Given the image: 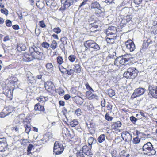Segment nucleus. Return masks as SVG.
<instances>
[{"instance_id": "1", "label": "nucleus", "mask_w": 157, "mask_h": 157, "mask_svg": "<svg viewBox=\"0 0 157 157\" xmlns=\"http://www.w3.org/2000/svg\"><path fill=\"white\" fill-rule=\"evenodd\" d=\"M84 44L86 50L89 49L91 52H97L102 49L101 46L92 40H89L85 41Z\"/></svg>"}, {"instance_id": "2", "label": "nucleus", "mask_w": 157, "mask_h": 157, "mask_svg": "<svg viewBox=\"0 0 157 157\" xmlns=\"http://www.w3.org/2000/svg\"><path fill=\"white\" fill-rule=\"evenodd\" d=\"M142 151L146 155H154L155 154L156 151L153 147L152 144L150 142H147L142 146Z\"/></svg>"}, {"instance_id": "3", "label": "nucleus", "mask_w": 157, "mask_h": 157, "mask_svg": "<svg viewBox=\"0 0 157 157\" xmlns=\"http://www.w3.org/2000/svg\"><path fill=\"white\" fill-rule=\"evenodd\" d=\"M39 48L36 47L35 45H33L29 49L33 60L37 59L41 60L42 58L43 53L39 51Z\"/></svg>"}, {"instance_id": "4", "label": "nucleus", "mask_w": 157, "mask_h": 157, "mask_svg": "<svg viewBox=\"0 0 157 157\" xmlns=\"http://www.w3.org/2000/svg\"><path fill=\"white\" fill-rule=\"evenodd\" d=\"M138 73V71L135 68L131 67L127 69L123 75L127 78H133L137 76Z\"/></svg>"}, {"instance_id": "5", "label": "nucleus", "mask_w": 157, "mask_h": 157, "mask_svg": "<svg viewBox=\"0 0 157 157\" xmlns=\"http://www.w3.org/2000/svg\"><path fill=\"white\" fill-rule=\"evenodd\" d=\"M64 149L62 144L58 141H56L54 146V154L55 155L61 154L63 152Z\"/></svg>"}, {"instance_id": "6", "label": "nucleus", "mask_w": 157, "mask_h": 157, "mask_svg": "<svg viewBox=\"0 0 157 157\" xmlns=\"http://www.w3.org/2000/svg\"><path fill=\"white\" fill-rule=\"evenodd\" d=\"M146 90L143 88H139L135 89L131 96L132 98H135L143 95L146 92Z\"/></svg>"}, {"instance_id": "7", "label": "nucleus", "mask_w": 157, "mask_h": 157, "mask_svg": "<svg viewBox=\"0 0 157 157\" xmlns=\"http://www.w3.org/2000/svg\"><path fill=\"white\" fill-rule=\"evenodd\" d=\"M53 135L52 133L48 132L44 136V138L41 139L40 141H38V144H40V141L42 142L41 144H44L45 142H47L48 141L50 140L52 141L53 140Z\"/></svg>"}, {"instance_id": "8", "label": "nucleus", "mask_w": 157, "mask_h": 157, "mask_svg": "<svg viewBox=\"0 0 157 157\" xmlns=\"http://www.w3.org/2000/svg\"><path fill=\"white\" fill-rule=\"evenodd\" d=\"M7 144L5 138H0V151H5L7 148Z\"/></svg>"}, {"instance_id": "9", "label": "nucleus", "mask_w": 157, "mask_h": 157, "mask_svg": "<svg viewBox=\"0 0 157 157\" xmlns=\"http://www.w3.org/2000/svg\"><path fill=\"white\" fill-rule=\"evenodd\" d=\"M123 140L126 142H129L132 140V135L127 131H124L121 133Z\"/></svg>"}, {"instance_id": "10", "label": "nucleus", "mask_w": 157, "mask_h": 157, "mask_svg": "<svg viewBox=\"0 0 157 157\" xmlns=\"http://www.w3.org/2000/svg\"><path fill=\"white\" fill-rule=\"evenodd\" d=\"M13 109L11 106L6 107L4 109L3 111L0 113V117L3 118L10 114L13 111Z\"/></svg>"}, {"instance_id": "11", "label": "nucleus", "mask_w": 157, "mask_h": 157, "mask_svg": "<svg viewBox=\"0 0 157 157\" xmlns=\"http://www.w3.org/2000/svg\"><path fill=\"white\" fill-rule=\"evenodd\" d=\"M126 49L130 52H132L135 49V46L134 42L131 40H128L125 43Z\"/></svg>"}, {"instance_id": "12", "label": "nucleus", "mask_w": 157, "mask_h": 157, "mask_svg": "<svg viewBox=\"0 0 157 157\" xmlns=\"http://www.w3.org/2000/svg\"><path fill=\"white\" fill-rule=\"evenodd\" d=\"M130 58H128V56L124 55L118 57L117 59L119 60V64L124 65L130 60Z\"/></svg>"}, {"instance_id": "13", "label": "nucleus", "mask_w": 157, "mask_h": 157, "mask_svg": "<svg viewBox=\"0 0 157 157\" xmlns=\"http://www.w3.org/2000/svg\"><path fill=\"white\" fill-rule=\"evenodd\" d=\"M45 87L48 91L53 92L55 90V87L52 82L51 81H47L45 83Z\"/></svg>"}, {"instance_id": "14", "label": "nucleus", "mask_w": 157, "mask_h": 157, "mask_svg": "<svg viewBox=\"0 0 157 157\" xmlns=\"http://www.w3.org/2000/svg\"><path fill=\"white\" fill-rule=\"evenodd\" d=\"M148 90L149 91V94L154 97H156L155 95L157 93V86L155 85H149V86Z\"/></svg>"}, {"instance_id": "15", "label": "nucleus", "mask_w": 157, "mask_h": 157, "mask_svg": "<svg viewBox=\"0 0 157 157\" xmlns=\"http://www.w3.org/2000/svg\"><path fill=\"white\" fill-rule=\"evenodd\" d=\"M91 149L90 147H88L87 146L85 145L82 147V151L85 154L91 157L93 155V153L91 151Z\"/></svg>"}, {"instance_id": "16", "label": "nucleus", "mask_w": 157, "mask_h": 157, "mask_svg": "<svg viewBox=\"0 0 157 157\" xmlns=\"http://www.w3.org/2000/svg\"><path fill=\"white\" fill-rule=\"evenodd\" d=\"M59 70L62 73H66L69 75H73L74 73L73 70L69 68L68 67H67V68H63V69H61L59 68Z\"/></svg>"}, {"instance_id": "17", "label": "nucleus", "mask_w": 157, "mask_h": 157, "mask_svg": "<svg viewBox=\"0 0 157 157\" xmlns=\"http://www.w3.org/2000/svg\"><path fill=\"white\" fill-rule=\"evenodd\" d=\"M80 63L76 60L75 61L74 67L73 68L74 71L76 73H80L81 71V66L79 64Z\"/></svg>"}, {"instance_id": "18", "label": "nucleus", "mask_w": 157, "mask_h": 157, "mask_svg": "<svg viewBox=\"0 0 157 157\" xmlns=\"http://www.w3.org/2000/svg\"><path fill=\"white\" fill-rule=\"evenodd\" d=\"M109 54L106 58V60L108 62H110L115 60L116 56V53L115 52H113L112 54L109 53Z\"/></svg>"}, {"instance_id": "19", "label": "nucleus", "mask_w": 157, "mask_h": 157, "mask_svg": "<svg viewBox=\"0 0 157 157\" xmlns=\"http://www.w3.org/2000/svg\"><path fill=\"white\" fill-rule=\"evenodd\" d=\"M23 60L26 62H29L33 60L31 54L30 55L27 53H25L23 56Z\"/></svg>"}, {"instance_id": "20", "label": "nucleus", "mask_w": 157, "mask_h": 157, "mask_svg": "<svg viewBox=\"0 0 157 157\" xmlns=\"http://www.w3.org/2000/svg\"><path fill=\"white\" fill-rule=\"evenodd\" d=\"M121 122L119 121H118L116 122L113 123L111 125V128L112 129L115 130L121 127Z\"/></svg>"}, {"instance_id": "21", "label": "nucleus", "mask_w": 157, "mask_h": 157, "mask_svg": "<svg viewBox=\"0 0 157 157\" xmlns=\"http://www.w3.org/2000/svg\"><path fill=\"white\" fill-rule=\"evenodd\" d=\"M34 109L36 111H43L45 113L44 111V107L41 105L39 103H38L36 104L34 106Z\"/></svg>"}, {"instance_id": "22", "label": "nucleus", "mask_w": 157, "mask_h": 157, "mask_svg": "<svg viewBox=\"0 0 157 157\" xmlns=\"http://www.w3.org/2000/svg\"><path fill=\"white\" fill-rule=\"evenodd\" d=\"M96 142L97 140L95 138L92 137H90L88 138V143L89 146H90V148H92V145L96 144Z\"/></svg>"}, {"instance_id": "23", "label": "nucleus", "mask_w": 157, "mask_h": 157, "mask_svg": "<svg viewBox=\"0 0 157 157\" xmlns=\"http://www.w3.org/2000/svg\"><path fill=\"white\" fill-rule=\"evenodd\" d=\"M17 49L19 51H24L26 49V45L23 44H20L17 45Z\"/></svg>"}, {"instance_id": "24", "label": "nucleus", "mask_w": 157, "mask_h": 157, "mask_svg": "<svg viewBox=\"0 0 157 157\" xmlns=\"http://www.w3.org/2000/svg\"><path fill=\"white\" fill-rule=\"evenodd\" d=\"M74 1L71 0H66L64 2V6L65 8H68L73 4Z\"/></svg>"}, {"instance_id": "25", "label": "nucleus", "mask_w": 157, "mask_h": 157, "mask_svg": "<svg viewBox=\"0 0 157 157\" xmlns=\"http://www.w3.org/2000/svg\"><path fill=\"white\" fill-rule=\"evenodd\" d=\"M4 94L6 96L9 98H11L13 95V93L11 89L6 90L4 93Z\"/></svg>"}, {"instance_id": "26", "label": "nucleus", "mask_w": 157, "mask_h": 157, "mask_svg": "<svg viewBox=\"0 0 157 157\" xmlns=\"http://www.w3.org/2000/svg\"><path fill=\"white\" fill-rule=\"evenodd\" d=\"M91 8L92 9H99L100 7V5L99 3L97 2H94L91 4Z\"/></svg>"}, {"instance_id": "27", "label": "nucleus", "mask_w": 157, "mask_h": 157, "mask_svg": "<svg viewBox=\"0 0 157 157\" xmlns=\"http://www.w3.org/2000/svg\"><path fill=\"white\" fill-rule=\"evenodd\" d=\"M46 67L49 72H52L53 70V66L51 63H47L46 65Z\"/></svg>"}, {"instance_id": "28", "label": "nucleus", "mask_w": 157, "mask_h": 157, "mask_svg": "<svg viewBox=\"0 0 157 157\" xmlns=\"http://www.w3.org/2000/svg\"><path fill=\"white\" fill-rule=\"evenodd\" d=\"M36 99L39 102H45L48 100V98L47 97L40 96L39 97H37Z\"/></svg>"}, {"instance_id": "29", "label": "nucleus", "mask_w": 157, "mask_h": 157, "mask_svg": "<svg viewBox=\"0 0 157 157\" xmlns=\"http://www.w3.org/2000/svg\"><path fill=\"white\" fill-rule=\"evenodd\" d=\"M28 82L32 84L36 82L35 77L33 76L28 77L27 78Z\"/></svg>"}, {"instance_id": "30", "label": "nucleus", "mask_w": 157, "mask_h": 157, "mask_svg": "<svg viewBox=\"0 0 157 157\" xmlns=\"http://www.w3.org/2000/svg\"><path fill=\"white\" fill-rule=\"evenodd\" d=\"M21 128L20 127L19 125L15 126L14 127L11 128V130L13 131H15L17 133H19L21 129Z\"/></svg>"}, {"instance_id": "31", "label": "nucleus", "mask_w": 157, "mask_h": 157, "mask_svg": "<svg viewBox=\"0 0 157 157\" xmlns=\"http://www.w3.org/2000/svg\"><path fill=\"white\" fill-rule=\"evenodd\" d=\"M105 140L104 134H101L98 138V140L99 143H102Z\"/></svg>"}, {"instance_id": "32", "label": "nucleus", "mask_w": 157, "mask_h": 157, "mask_svg": "<svg viewBox=\"0 0 157 157\" xmlns=\"http://www.w3.org/2000/svg\"><path fill=\"white\" fill-rule=\"evenodd\" d=\"M57 47V43L55 40L52 41V43L50 45L51 48L53 50H54Z\"/></svg>"}, {"instance_id": "33", "label": "nucleus", "mask_w": 157, "mask_h": 157, "mask_svg": "<svg viewBox=\"0 0 157 157\" xmlns=\"http://www.w3.org/2000/svg\"><path fill=\"white\" fill-rule=\"evenodd\" d=\"M107 94L110 97H112L115 95V93L114 90L109 89L107 90Z\"/></svg>"}, {"instance_id": "34", "label": "nucleus", "mask_w": 157, "mask_h": 157, "mask_svg": "<svg viewBox=\"0 0 157 157\" xmlns=\"http://www.w3.org/2000/svg\"><path fill=\"white\" fill-rule=\"evenodd\" d=\"M55 91L57 93H58L59 95L61 96L63 95L64 93V90L60 88L56 89Z\"/></svg>"}, {"instance_id": "35", "label": "nucleus", "mask_w": 157, "mask_h": 157, "mask_svg": "<svg viewBox=\"0 0 157 157\" xmlns=\"http://www.w3.org/2000/svg\"><path fill=\"white\" fill-rule=\"evenodd\" d=\"M30 126V125L29 124H26L24 126L25 128V132L27 134H29V133L31 130V128Z\"/></svg>"}, {"instance_id": "36", "label": "nucleus", "mask_w": 157, "mask_h": 157, "mask_svg": "<svg viewBox=\"0 0 157 157\" xmlns=\"http://www.w3.org/2000/svg\"><path fill=\"white\" fill-rule=\"evenodd\" d=\"M76 97V102L78 104L82 105L83 103V101L82 100H80L81 99V98L79 97Z\"/></svg>"}, {"instance_id": "37", "label": "nucleus", "mask_w": 157, "mask_h": 157, "mask_svg": "<svg viewBox=\"0 0 157 157\" xmlns=\"http://www.w3.org/2000/svg\"><path fill=\"white\" fill-rule=\"evenodd\" d=\"M140 140V139L139 138L138 136L134 138L132 142L134 144H136L139 143Z\"/></svg>"}, {"instance_id": "38", "label": "nucleus", "mask_w": 157, "mask_h": 157, "mask_svg": "<svg viewBox=\"0 0 157 157\" xmlns=\"http://www.w3.org/2000/svg\"><path fill=\"white\" fill-rule=\"evenodd\" d=\"M78 124V122L76 120H73L70 122V125L72 127H74Z\"/></svg>"}, {"instance_id": "39", "label": "nucleus", "mask_w": 157, "mask_h": 157, "mask_svg": "<svg viewBox=\"0 0 157 157\" xmlns=\"http://www.w3.org/2000/svg\"><path fill=\"white\" fill-rule=\"evenodd\" d=\"M41 45L42 47L46 49H48L50 46L49 44L46 42H43L42 43Z\"/></svg>"}, {"instance_id": "40", "label": "nucleus", "mask_w": 157, "mask_h": 157, "mask_svg": "<svg viewBox=\"0 0 157 157\" xmlns=\"http://www.w3.org/2000/svg\"><path fill=\"white\" fill-rule=\"evenodd\" d=\"M67 39L66 37H64L61 38L60 41L62 42L63 45H66L67 44Z\"/></svg>"}, {"instance_id": "41", "label": "nucleus", "mask_w": 157, "mask_h": 157, "mask_svg": "<svg viewBox=\"0 0 157 157\" xmlns=\"http://www.w3.org/2000/svg\"><path fill=\"white\" fill-rule=\"evenodd\" d=\"M115 37L116 36H113V37H111V38L107 37L106 39L107 42L109 43H112L114 42V37Z\"/></svg>"}, {"instance_id": "42", "label": "nucleus", "mask_w": 157, "mask_h": 157, "mask_svg": "<svg viewBox=\"0 0 157 157\" xmlns=\"http://www.w3.org/2000/svg\"><path fill=\"white\" fill-rule=\"evenodd\" d=\"M76 56L74 55H71L68 57V59L71 62H73L75 60Z\"/></svg>"}, {"instance_id": "43", "label": "nucleus", "mask_w": 157, "mask_h": 157, "mask_svg": "<svg viewBox=\"0 0 157 157\" xmlns=\"http://www.w3.org/2000/svg\"><path fill=\"white\" fill-rule=\"evenodd\" d=\"M57 62L59 64H61L63 62V59L61 56H58L57 58Z\"/></svg>"}, {"instance_id": "44", "label": "nucleus", "mask_w": 157, "mask_h": 157, "mask_svg": "<svg viewBox=\"0 0 157 157\" xmlns=\"http://www.w3.org/2000/svg\"><path fill=\"white\" fill-rule=\"evenodd\" d=\"M53 31L55 33H56L57 34H59L61 32V30L59 28L56 27L54 28Z\"/></svg>"}, {"instance_id": "45", "label": "nucleus", "mask_w": 157, "mask_h": 157, "mask_svg": "<svg viewBox=\"0 0 157 157\" xmlns=\"http://www.w3.org/2000/svg\"><path fill=\"white\" fill-rule=\"evenodd\" d=\"M105 118L109 121H111L112 120L113 117L109 116V114L107 113L105 116Z\"/></svg>"}, {"instance_id": "46", "label": "nucleus", "mask_w": 157, "mask_h": 157, "mask_svg": "<svg viewBox=\"0 0 157 157\" xmlns=\"http://www.w3.org/2000/svg\"><path fill=\"white\" fill-rule=\"evenodd\" d=\"M130 119L131 122L134 124H135L137 120V119L133 116L130 117Z\"/></svg>"}, {"instance_id": "47", "label": "nucleus", "mask_w": 157, "mask_h": 157, "mask_svg": "<svg viewBox=\"0 0 157 157\" xmlns=\"http://www.w3.org/2000/svg\"><path fill=\"white\" fill-rule=\"evenodd\" d=\"M106 33L108 36H109V35H114V36H116V34H115V32H114L113 31H108L107 30H106Z\"/></svg>"}, {"instance_id": "48", "label": "nucleus", "mask_w": 157, "mask_h": 157, "mask_svg": "<svg viewBox=\"0 0 157 157\" xmlns=\"http://www.w3.org/2000/svg\"><path fill=\"white\" fill-rule=\"evenodd\" d=\"M106 30L116 32V28L114 26L109 27Z\"/></svg>"}, {"instance_id": "49", "label": "nucleus", "mask_w": 157, "mask_h": 157, "mask_svg": "<svg viewBox=\"0 0 157 157\" xmlns=\"http://www.w3.org/2000/svg\"><path fill=\"white\" fill-rule=\"evenodd\" d=\"M6 25L8 27H11L12 25L11 21L9 20H6Z\"/></svg>"}, {"instance_id": "50", "label": "nucleus", "mask_w": 157, "mask_h": 157, "mask_svg": "<svg viewBox=\"0 0 157 157\" xmlns=\"http://www.w3.org/2000/svg\"><path fill=\"white\" fill-rule=\"evenodd\" d=\"M33 146L31 144H29L27 147V151L28 152H29L33 147Z\"/></svg>"}, {"instance_id": "51", "label": "nucleus", "mask_w": 157, "mask_h": 157, "mask_svg": "<svg viewBox=\"0 0 157 157\" xmlns=\"http://www.w3.org/2000/svg\"><path fill=\"white\" fill-rule=\"evenodd\" d=\"M81 113V110L79 108L76 109L75 111V114H76L78 116L80 115Z\"/></svg>"}, {"instance_id": "52", "label": "nucleus", "mask_w": 157, "mask_h": 157, "mask_svg": "<svg viewBox=\"0 0 157 157\" xmlns=\"http://www.w3.org/2000/svg\"><path fill=\"white\" fill-rule=\"evenodd\" d=\"M98 96L96 94H92L89 97V99L90 100L92 99L93 98L97 99Z\"/></svg>"}, {"instance_id": "53", "label": "nucleus", "mask_w": 157, "mask_h": 157, "mask_svg": "<svg viewBox=\"0 0 157 157\" xmlns=\"http://www.w3.org/2000/svg\"><path fill=\"white\" fill-rule=\"evenodd\" d=\"M111 154L112 157H116L117 156V151H111Z\"/></svg>"}, {"instance_id": "54", "label": "nucleus", "mask_w": 157, "mask_h": 157, "mask_svg": "<svg viewBox=\"0 0 157 157\" xmlns=\"http://www.w3.org/2000/svg\"><path fill=\"white\" fill-rule=\"evenodd\" d=\"M92 91L90 90L89 91H87L86 92V95L87 97L89 98V97L92 94Z\"/></svg>"}, {"instance_id": "55", "label": "nucleus", "mask_w": 157, "mask_h": 157, "mask_svg": "<svg viewBox=\"0 0 157 157\" xmlns=\"http://www.w3.org/2000/svg\"><path fill=\"white\" fill-rule=\"evenodd\" d=\"M52 0H47L46 4L48 6H50L52 4Z\"/></svg>"}, {"instance_id": "56", "label": "nucleus", "mask_w": 157, "mask_h": 157, "mask_svg": "<svg viewBox=\"0 0 157 157\" xmlns=\"http://www.w3.org/2000/svg\"><path fill=\"white\" fill-rule=\"evenodd\" d=\"M82 153V152L80 151L76 153V155L78 157H84Z\"/></svg>"}, {"instance_id": "57", "label": "nucleus", "mask_w": 157, "mask_h": 157, "mask_svg": "<svg viewBox=\"0 0 157 157\" xmlns=\"http://www.w3.org/2000/svg\"><path fill=\"white\" fill-rule=\"evenodd\" d=\"M1 12L4 14L7 15L8 14V11L6 9H1L0 10Z\"/></svg>"}, {"instance_id": "58", "label": "nucleus", "mask_w": 157, "mask_h": 157, "mask_svg": "<svg viewBox=\"0 0 157 157\" xmlns=\"http://www.w3.org/2000/svg\"><path fill=\"white\" fill-rule=\"evenodd\" d=\"M40 26L42 28H44L46 27V25L44 23V21H41L39 22Z\"/></svg>"}, {"instance_id": "59", "label": "nucleus", "mask_w": 157, "mask_h": 157, "mask_svg": "<svg viewBox=\"0 0 157 157\" xmlns=\"http://www.w3.org/2000/svg\"><path fill=\"white\" fill-rule=\"evenodd\" d=\"M105 99L103 98L101 99V105L102 107H105Z\"/></svg>"}, {"instance_id": "60", "label": "nucleus", "mask_w": 157, "mask_h": 157, "mask_svg": "<svg viewBox=\"0 0 157 157\" xmlns=\"http://www.w3.org/2000/svg\"><path fill=\"white\" fill-rule=\"evenodd\" d=\"M85 86H86V89H89L93 92L94 91V90L92 89V88L91 87H90V85H89V84L88 83H87L86 84Z\"/></svg>"}, {"instance_id": "61", "label": "nucleus", "mask_w": 157, "mask_h": 157, "mask_svg": "<svg viewBox=\"0 0 157 157\" xmlns=\"http://www.w3.org/2000/svg\"><path fill=\"white\" fill-rule=\"evenodd\" d=\"M142 134L143 136H146V134H145L143 133H142L136 130V134L137 136L138 137L139 136V135Z\"/></svg>"}, {"instance_id": "62", "label": "nucleus", "mask_w": 157, "mask_h": 157, "mask_svg": "<svg viewBox=\"0 0 157 157\" xmlns=\"http://www.w3.org/2000/svg\"><path fill=\"white\" fill-rule=\"evenodd\" d=\"M13 28L15 30H17L19 29V26L17 25H14L12 26Z\"/></svg>"}, {"instance_id": "63", "label": "nucleus", "mask_w": 157, "mask_h": 157, "mask_svg": "<svg viewBox=\"0 0 157 157\" xmlns=\"http://www.w3.org/2000/svg\"><path fill=\"white\" fill-rule=\"evenodd\" d=\"M133 2L136 4L138 5L140 4L142 0H133Z\"/></svg>"}, {"instance_id": "64", "label": "nucleus", "mask_w": 157, "mask_h": 157, "mask_svg": "<svg viewBox=\"0 0 157 157\" xmlns=\"http://www.w3.org/2000/svg\"><path fill=\"white\" fill-rule=\"evenodd\" d=\"M71 96L69 94H66L64 96V98L66 100H68L70 98Z\"/></svg>"}]
</instances>
